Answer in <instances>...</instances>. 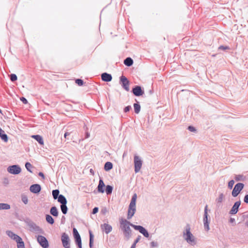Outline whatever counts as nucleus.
Segmentation results:
<instances>
[{"mask_svg":"<svg viewBox=\"0 0 248 248\" xmlns=\"http://www.w3.org/2000/svg\"><path fill=\"white\" fill-rule=\"evenodd\" d=\"M120 227L123 231L124 237L128 240L132 235V230L130 229V226L134 228V226H136L124 218L120 219Z\"/></svg>","mask_w":248,"mask_h":248,"instance_id":"f257e3e1","label":"nucleus"},{"mask_svg":"<svg viewBox=\"0 0 248 248\" xmlns=\"http://www.w3.org/2000/svg\"><path fill=\"white\" fill-rule=\"evenodd\" d=\"M24 222L30 228V231L35 233L45 234V231L29 218H26L24 219Z\"/></svg>","mask_w":248,"mask_h":248,"instance_id":"f03ea898","label":"nucleus"},{"mask_svg":"<svg viewBox=\"0 0 248 248\" xmlns=\"http://www.w3.org/2000/svg\"><path fill=\"white\" fill-rule=\"evenodd\" d=\"M137 196L136 194H134L131 200L130 204L128 206V213L127 218V219H130L135 214L136 211V203Z\"/></svg>","mask_w":248,"mask_h":248,"instance_id":"7ed1b4c3","label":"nucleus"},{"mask_svg":"<svg viewBox=\"0 0 248 248\" xmlns=\"http://www.w3.org/2000/svg\"><path fill=\"white\" fill-rule=\"evenodd\" d=\"M208 205H206L204 210V215L203 218V226L205 231H208L210 229L209 228V221L208 219Z\"/></svg>","mask_w":248,"mask_h":248,"instance_id":"20e7f679","label":"nucleus"},{"mask_svg":"<svg viewBox=\"0 0 248 248\" xmlns=\"http://www.w3.org/2000/svg\"><path fill=\"white\" fill-rule=\"evenodd\" d=\"M244 187V184L242 183H237L234 186L232 192V195L233 197H237Z\"/></svg>","mask_w":248,"mask_h":248,"instance_id":"39448f33","label":"nucleus"},{"mask_svg":"<svg viewBox=\"0 0 248 248\" xmlns=\"http://www.w3.org/2000/svg\"><path fill=\"white\" fill-rule=\"evenodd\" d=\"M7 170L9 173L14 175L18 174L21 172V169L18 165L9 166Z\"/></svg>","mask_w":248,"mask_h":248,"instance_id":"423d86ee","label":"nucleus"},{"mask_svg":"<svg viewBox=\"0 0 248 248\" xmlns=\"http://www.w3.org/2000/svg\"><path fill=\"white\" fill-rule=\"evenodd\" d=\"M134 163L135 172V173H138L141 168L142 161L139 156L135 155L134 158Z\"/></svg>","mask_w":248,"mask_h":248,"instance_id":"0eeeda50","label":"nucleus"},{"mask_svg":"<svg viewBox=\"0 0 248 248\" xmlns=\"http://www.w3.org/2000/svg\"><path fill=\"white\" fill-rule=\"evenodd\" d=\"M73 232L76 244L77 245L78 248H82L81 238L76 228H73Z\"/></svg>","mask_w":248,"mask_h":248,"instance_id":"6e6552de","label":"nucleus"},{"mask_svg":"<svg viewBox=\"0 0 248 248\" xmlns=\"http://www.w3.org/2000/svg\"><path fill=\"white\" fill-rule=\"evenodd\" d=\"M37 240L43 248H47L49 247L48 242L45 236L39 235L37 237Z\"/></svg>","mask_w":248,"mask_h":248,"instance_id":"1a4fd4ad","label":"nucleus"},{"mask_svg":"<svg viewBox=\"0 0 248 248\" xmlns=\"http://www.w3.org/2000/svg\"><path fill=\"white\" fill-rule=\"evenodd\" d=\"M120 82L122 87L127 92L129 91V81L127 78L124 76H122L120 78Z\"/></svg>","mask_w":248,"mask_h":248,"instance_id":"9d476101","label":"nucleus"},{"mask_svg":"<svg viewBox=\"0 0 248 248\" xmlns=\"http://www.w3.org/2000/svg\"><path fill=\"white\" fill-rule=\"evenodd\" d=\"M59 189H54L52 191V194L54 200L58 199V201L60 203V208L62 211V194H59Z\"/></svg>","mask_w":248,"mask_h":248,"instance_id":"9b49d317","label":"nucleus"},{"mask_svg":"<svg viewBox=\"0 0 248 248\" xmlns=\"http://www.w3.org/2000/svg\"><path fill=\"white\" fill-rule=\"evenodd\" d=\"M132 92L136 96H140L142 95L144 92L142 89L141 86L139 85L135 86L132 90Z\"/></svg>","mask_w":248,"mask_h":248,"instance_id":"f8f14e48","label":"nucleus"},{"mask_svg":"<svg viewBox=\"0 0 248 248\" xmlns=\"http://www.w3.org/2000/svg\"><path fill=\"white\" fill-rule=\"evenodd\" d=\"M134 229L136 230H138L139 231L140 233H141L145 237L148 238L149 236V234L147 230L144 228L143 226L140 225H137L134 226Z\"/></svg>","mask_w":248,"mask_h":248,"instance_id":"ddd939ff","label":"nucleus"},{"mask_svg":"<svg viewBox=\"0 0 248 248\" xmlns=\"http://www.w3.org/2000/svg\"><path fill=\"white\" fill-rule=\"evenodd\" d=\"M41 190V186L38 184H32L30 187V191L34 194H39Z\"/></svg>","mask_w":248,"mask_h":248,"instance_id":"4468645a","label":"nucleus"},{"mask_svg":"<svg viewBox=\"0 0 248 248\" xmlns=\"http://www.w3.org/2000/svg\"><path fill=\"white\" fill-rule=\"evenodd\" d=\"M241 205V201H238L234 202L231 209L229 211L230 215H235L238 211L239 206Z\"/></svg>","mask_w":248,"mask_h":248,"instance_id":"2eb2a0df","label":"nucleus"},{"mask_svg":"<svg viewBox=\"0 0 248 248\" xmlns=\"http://www.w3.org/2000/svg\"><path fill=\"white\" fill-rule=\"evenodd\" d=\"M100 228L102 232H105L106 234H108L112 230V226L107 223H105L100 225Z\"/></svg>","mask_w":248,"mask_h":248,"instance_id":"dca6fc26","label":"nucleus"},{"mask_svg":"<svg viewBox=\"0 0 248 248\" xmlns=\"http://www.w3.org/2000/svg\"><path fill=\"white\" fill-rule=\"evenodd\" d=\"M63 247L65 248H70V240L68 235L63 232Z\"/></svg>","mask_w":248,"mask_h":248,"instance_id":"f3484780","label":"nucleus"},{"mask_svg":"<svg viewBox=\"0 0 248 248\" xmlns=\"http://www.w3.org/2000/svg\"><path fill=\"white\" fill-rule=\"evenodd\" d=\"M105 187H106V186L104 183V181L102 178H100L99 181V184L97 187V191L99 193H103L105 192Z\"/></svg>","mask_w":248,"mask_h":248,"instance_id":"a211bd4d","label":"nucleus"},{"mask_svg":"<svg viewBox=\"0 0 248 248\" xmlns=\"http://www.w3.org/2000/svg\"><path fill=\"white\" fill-rule=\"evenodd\" d=\"M184 238L187 243L191 246H194L196 243L195 237L192 234H191V235L186 236L184 237Z\"/></svg>","mask_w":248,"mask_h":248,"instance_id":"6ab92c4d","label":"nucleus"},{"mask_svg":"<svg viewBox=\"0 0 248 248\" xmlns=\"http://www.w3.org/2000/svg\"><path fill=\"white\" fill-rule=\"evenodd\" d=\"M101 79L105 82H110L112 80V77L111 74L105 72L101 74Z\"/></svg>","mask_w":248,"mask_h":248,"instance_id":"aec40b11","label":"nucleus"},{"mask_svg":"<svg viewBox=\"0 0 248 248\" xmlns=\"http://www.w3.org/2000/svg\"><path fill=\"white\" fill-rule=\"evenodd\" d=\"M6 234L7 235L10 237L11 239L14 240L16 242L17 240H19L21 237L17 235L14 232H13L11 231H6Z\"/></svg>","mask_w":248,"mask_h":248,"instance_id":"412c9836","label":"nucleus"},{"mask_svg":"<svg viewBox=\"0 0 248 248\" xmlns=\"http://www.w3.org/2000/svg\"><path fill=\"white\" fill-rule=\"evenodd\" d=\"M31 138L35 140L40 145H42L44 144V140L43 137L39 135H32Z\"/></svg>","mask_w":248,"mask_h":248,"instance_id":"4be33fe9","label":"nucleus"},{"mask_svg":"<svg viewBox=\"0 0 248 248\" xmlns=\"http://www.w3.org/2000/svg\"><path fill=\"white\" fill-rule=\"evenodd\" d=\"M64 137L67 140V143L73 140V133L72 132H65L64 134Z\"/></svg>","mask_w":248,"mask_h":248,"instance_id":"5701e85b","label":"nucleus"},{"mask_svg":"<svg viewBox=\"0 0 248 248\" xmlns=\"http://www.w3.org/2000/svg\"><path fill=\"white\" fill-rule=\"evenodd\" d=\"M133 60L130 57L126 58L124 61V63L127 66L130 67L133 64Z\"/></svg>","mask_w":248,"mask_h":248,"instance_id":"b1692460","label":"nucleus"},{"mask_svg":"<svg viewBox=\"0 0 248 248\" xmlns=\"http://www.w3.org/2000/svg\"><path fill=\"white\" fill-rule=\"evenodd\" d=\"M50 213L54 217H57L59 215L58 209L56 206H52L50 210Z\"/></svg>","mask_w":248,"mask_h":248,"instance_id":"393cba45","label":"nucleus"},{"mask_svg":"<svg viewBox=\"0 0 248 248\" xmlns=\"http://www.w3.org/2000/svg\"><path fill=\"white\" fill-rule=\"evenodd\" d=\"M113 168V164L111 162H107L104 165V170L106 171H109Z\"/></svg>","mask_w":248,"mask_h":248,"instance_id":"a878e982","label":"nucleus"},{"mask_svg":"<svg viewBox=\"0 0 248 248\" xmlns=\"http://www.w3.org/2000/svg\"><path fill=\"white\" fill-rule=\"evenodd\" d=\"M66 204L67 200L66 198L63 196V214H66L67 213L68 208Z\"/></svg>","mask_w":248,"mask_h":248,"instance_id":"bb28decb","label":"nucleus"},{"mask_svg":"<svg viewBox=\"0 0 248 248\" xmlns=\"http://www.w3.org/2000/svg\"><path fill=\"white\" fill-rule=\"evenodd\" d=\"M192 233L190 232V225L187 224H186L185 228V231L183 232L184 237L186 236L191 235Z\"/></svg>","mask_w":248,"mask_h":248,"instance_id":"cd10ccee","label":"nucleus"},{"mask_svg":"<svg viewBox=\"0 0 248 248\" xmlns=\"http://www.w3.org/2000/svg\"><path fill=\"white\" fill-rule=\"evenodd\" d=\"M89 237H90L89 247L90 248H92V247L93 246V243L94 235L91 231H89Z\"/></svg>","mask_w":248,"mask_h":248,"instance_id":"c85d7f7f","label":"nucleus"},{"mask_svg":"<svg viewBox=\"0 0 248 248\" xmlns=\"http://www.w3.org/2000/svg\"><path fill=\"white\" fill-rule=\"evenodd\" d=\"M11 208L10 205L6 203H0V210H8Z\"/></svg>","mask_w":248,"mask_h":248,"instance_id":"c756f323","label":"nucleus"},{"mask_svg":"<svg viewBox=\"0 0 248 248\" xmlns=\"http://www.w3.org/2000/svg\"><path fill=\"white\" fill-rule=\"evenodd\" d=\"M46 219L47 222L51 225H52L54 223V220L53 218L50 215H46Z\"/></svg>","mask_w":248,"mask_h":248,"instance_id":"7c9ffc66","label":"nucleus"},{"mask_svg":"<svg viewBox=\"0 0 248 248\" xmlns=\"http://www.w3.org/2000/svg\"><path fill=\"white\" fill-rule=\"evenodd\" d=\"M135 112L136 114H138L140 110V106L138 102L136 103H134L133 105Z\"/></svg>","mask_w":248,"mask_h":248,"instance_id":"2f4dec72","label":"nucleus"},{"mask_svg":"<svg viewBox=\"0 0 248 248\" xmlns=\"http://www.w3.org/2000/svg\"><path fill=\"white\" fill-rule=\"evenodd\" d=\"M19 239V240H17L16 241V242L17 243V248H25L24 242L22 240V239L21 238V237Z\"/></svg>","mask_w":248,"mask_h":248,"instance_id":"473e14b6","label":"nucleus"},{"mask_svg":"<svg viewBox=\"0 0 248 248\" xmlns=\"http://www.w3.org/2000/svg\"><path fill=\"white\" fill-rule=\"evenodd\" d=\"M113 187L110 185H107L106 186L105 191L107 195H110L112 193Z\"/></svg>","mask_w":248,"mask_h":248,"instance_id":"72a5a7b5","label":"nucleus"},{"mask_svg":"<svg viewBox=\"0 0 248 248\" xmlns=\"http://www.w3.org/2000/svg\"><path fill=\"white\" fill-rule=\"evenodd\" d=\"M0 138L5 142H7L8 140V137L4 131V133L0 134Z\"/></svg>","mask_w":248,"mask_h":248,"instance_id":"f704fd0d","label":"nucleus"},{"mask_svg":"<svg viewBox=\"0 0 248 248\" xmlns=\"http://www.w3.org/2000/svg\"><path fill=\"white\" fill-rule=\"evenodd\" d=\"M234 179L236 181H244L245 177L243 175L239 174L235 175Z\"/></svg>","mask_w":248,"mask_h":248,"instance_id":"c9c22d12","label":"nucleus"},{"mask_svg":"<svg viewBox=\"0 0 248 248\" xmlns=\"http://www.w3.org/2000/svg\"><path fill=\"white\" fill-rule=\"evenodd\" d=\"M224 194L222 193H221L219 194L218 198L216 199V202H217V203L220 204L222 202ZM220 204L218 205V206Z\"/></svg>","mask_w":248,"mask_h":248,"instance_id":"e433bc0d","label":"nucleus"},{"mask_svg":"<svg viewBox=\"0 0 248 248\" xmlns=\"http://www.w3.org/2000/svg\"><path fill=\"white\" fill-rule=\"evenodd\" d=\"M21 200H22V202L24 204H27L28 202V199L27 196L26 195H25L24 194H23L21 195Z\"/></svg>","mask_w":248,"mask_h":248,"instance_id":"4c0bfd02","label":"nucleus"},{"mask_svg":"<svg viewBox=\"0 0 248 248\" xmlns=\"http://www.w3.org/2000/svg\"><path fill=\"white\" fill-rule=\"evenodd\" d=\"M25 166L26 169L28 171L32 172V171L31 170V168L32 167V166L30 162H26Z\"/></svg>","mask_w":248,"mask_h":248,"instance_id":"58836bf2","label":"nucleus"},{"mask_svg":"<svg viewBox=\"0 0 248 248\" xmlns=\"http://www.w3.org/2000/svg\"><path fill=\"white\" fill-rule=\"evenodd\" d=\"M10 80L12 82H14V81L17 80V76L15 74H11L10 75Z\"/></svg>","mask_w":248,"mask_h":248,"instance_id":"ea45409f","label":"nucleus"},{"mask_svg":"<svg viewBox=\"0 0 248 248\" xmlns=\"http://www.w3.org/2000/svg\"><path fill=\"white\" fill-rule=\"evenodd\" d=\"M75 82L79 86H82L84 84L83 80L80 78L76 79L75 80Z\"/></svg>","mask_w":248,"mask_h":248,"instance_id":"a19ab883","label":"nucleus"},{"mask_svg":"<svg viewBox=\"0 0 248 248\" xmlns=\"http://www.w3.org/2000/svg\"><path fill=\"white\" fill-rule=\"evenodd\" d=\"M234 184V181L233 180H231V181H230L228 183V188L230 189H232Z\"/></svg>","mask_w":248,"mask_h":248,"instance_id":"79ce46f5","label":"nucleus"},{"mask_svg":"<svg viewBox=\"0 0 248 248\" xmlns=\"http://www.w3.org/2000/svg\"><path fill=\"white\" fill-rule=\"evenodd\" d=\"M187 129L191 132H195L196 131L195 127L191 125L188 126Z\"/></svg>","mask_w":248,"mask_h":248,"instance_id":"37998d69","label":"nucleus"},{"mask_svg":"<svg viewBox=\"0 0 248 248\" xmlns=\"http://www.w3.org/2000/svg\"><path fill=\"white\" fill-rule=\"evenodd\" d=\"M20 100L24 104H27L28 103L27 99L24 97H20Z\"/></svg>","mask_w":248,"mask_h":248,"instance_id":"c03bdc74","label":"nucleus"},{"mask_svg":"<svg viewBox=\"0 0 248 248\" xmlns=\"http://www.w3.org/2000/svg\"><path fill=\"white\" fill-rule=\"evenodd\" d=\"M218 49L223 50H225L226 49H229V47L228 46H219Z\"/></svg>","mask_w":248,"mask_h":248,"instance_id":"a18cd8bd","label":"nucleus"},{"mask_svg":"<svg viewBox=\"0 0 248 248\" xmlns=\"http://www.w3.org/2000/svg\"><path fill=\"white\" fill-rule=\"evenodd\" d=\"M131 108V107L130 106H127L124 108V112H127Z\"/></svg>","mask_w":248,"mask_h":248,"instance_id":"49530a36","label":"nucleus"},{"mask_svg":"<svg viewBox=\"0 0 248 248\" xmlns=\"http://www.w3.org/2000/svg\"><path fill=\"white\" fill-rule=\"evenodd\" d=\"M99 208L97 207H95L93 208L92 211L93 214H95L98 212Z\"/></svg>","mask_w":248,"mask_h":248,"instance_id":"de8ad7c7","label":"nucleus"},{"mask_svg":"<svg viewBox=\"0 0 248 248\" xmlns=\"http://www.w3.org/2000/svg\"><path fill=\"white\" fill-rule=\"evenodd\" d=\"M3 183L4 185H8L9 183L8 178L7 177L4 178Z\"/></svg>","mask_w":248,"mask_h":248,"instance_id":"09e8293b","label":"nucleus"},{"mask_svg":"<svg viewBox=\"0 0 248 248\" xmlns=\"http://www.w3.org/2000/svg\"><path fill=\"white\" fill-rule=\"evenodd\" d=\"M140 238H141V236L139 235V236L137 237V238L135 240V241H134V242L133 244H136H136H137V243H138L139 242V241L140 240Z\"/></svg>","mask_w":248,"mask_h":248,"instance_id":"8fccbe9b","label":"nucleus"},{"mask_svg":"<svg viewBox=\"0 0 248 248\" xmlns=\"http://www.w3.org/2000/svg\"><path fill=\"white\" fill-rule=\"evenodd\" d=\"M244 202L246 203H248V194H246L244 198Z\"/></svg>","mask_w":248,"mask_h":248,"instance_id":"3c124183","label":"nucleus"},{"mask_svg":"<svg viewBox=\"0 0 248 248\" xmlns=\"http://www.w3.org/2000/svg\"><path fill=\"white\" fill-rule=\"evenodd\" d=\"M107 212L108 210L106 208L102 209L101 211V212L103 215H105L107 213Z\"/></svg>","mask_w":248,"mask_h":248,"instance_id":"603ef678","label":"nucleus"},{"mask_svg":"<svg viewBox=\"0 0 248 248\" xmlns=\"http://www.w3.org/2000/svg\"><path fill=\"white\" fill-rule=\"evenodd\" d=\"M150 244H151V246L152 247H153H153H155L157 245L156 242H154V241L152 242Z\"/></svg>","mask_w":248,"mask_h":248,"instance_id":"864d4df0","label":"nucleus"},{"mask_svg":"<svg viewBox=\"0 0 248 248\" xmlns=\"http://www.w3.org/2000/svg\"><path fill=\"white\" fill-rule=\"evenodd\" d=\"M38 175H39L40 177H42V178L43 179H45V175H44V174L42 172H39L38 173Z\"/></svg>","mask_w":248,"mask_h":248,"instance_id":"5fc2aeb1","label":"nucleus"},{"mask_svg":"<svg viewBox=\"0 0 248 248\" xmlns=\"http://www.w3.org/2000/svg\"><path fill=\"white\" fill-rule=\"evenodd\" d=\"M230 223H233L235 221V219L233 218H230L229 220Z\"/></svg>","mask_w":248,"mask_h":248,"instance_id":"6e6d98bb","label":"nucleus"},{"mask_svg":"<svg viewBox=\"0 0 248 248\" xmlns=\"http://www.w3.org/2000/svg\"><path fill=\"white\" fill-rule=\"evenodd\" d=\"M90 172L93 175H94V171L92 169H91L90 170Z\"/></svg>","mask_w":248,"mask_h":248,"instance_id":"4d7b16f0","label":"nucleus"},{"mask_svg":"<svg viewBox=\"0 0 248 248\" xmlns=\"http://www.w3.org/2000/svg\"><path fill=\"white\" fill-rule=\"evenodd\" d=\"M2 248H9V246L8 245H4Z\"/></svg>","mask_w":248,"mask_h":248,"instance_id":"13d9d810","label":"nucleus"},{"mask_svg":"<svg viewBox=\"0 0 248 248\" xmlns=\"http://www.w3.org/2000/svg\"><path fill=\"white\" fill-rule=\"evenodd\" d=\"M136 244L133 243L130 248H136Z\"/></svg>","mask_w":248,"mask_h":248,"instance_id":"bf43d9fd","label":"nucleus"},{"mask_svg":"<svg viewBox=\"0 0 248 248\" xmlns=\"http://www.w3.org/2000/svg\"><path fill=\"white\" fill-rule=\"evenodd\" d=\"M4 133V130H3L0 127V134L1 133Z\"/></svg>","mask_w":248,"mask_h":248,"instance_id":"052dcab7","label":"nucleus"},{"mask_svg":"<svg viewBox=\"0 0 248 248\" xmlns=\"http://www.w3.org/2000/svg\"><path fill=\"white\" fill-rule=\"evenodd\" d=\"M90 136V134L88 133H86V138H88Z\"/></svg>","mask_w":248,"mask_h":248,"instance_id":"680f3d73","label":"nucleus"},{"mask_svg":"<svg viewBox=\"0 0 248 248\" xmlns=\"http://www.w3.org/2000/svg\"><path fill=\"white\" fill-rule=\"evenodd\" d=\"M149 93L150 94H152L153 93V91L150 90L149 91Z\"/></svg>","mask_w":248,"mask_h":248,"instance_id":"e2e57ef3","label":"nucleus"},{"mask_svg":"<svg viewBox=\"0 0 248 248\" xmlns=\"http://www.w3.org/2000/svg\"><path fill=\"white\" fill-rule=\"evenodd\" d=\"M246 225L247 227H248V220L246 222Z\"/></svg>","mask_w":248,"mask_h":248,"instance_id":"0e129e2a","label":"nucleus"},{"mask_svg":"<svg viewBox=\"0 0 248 248\" xmlns=\"http://www.w3.org/2000/svg\"><path fill=\"white\" fill-rule=\"evenodd\" d=\"M60 237H61V240L62 241V234H61L60 235Z\"/></svg>","mask_w":248,"mask_h":248,"instance_id":"69168bd1","label":"nucleus"},{"mask_svg":"<svg viewBox=\"0 0 248 248\" xmlns=\"http://www.w3.org/2000/svg\"><path fill=\"white\" fill-rule=\"evenodd\" d=\"M0 113L2 114V110L0 109Z\"/></svg>","mask_w":248,"mask_h":248,"instance_id":"338daca9","label":"nucleus"},{"mask_svg":"<svg viewBox=\"0 0 248 248\" xmlns=\"http://www.w3.org/2000/svg\"><path fill=\"white\" fill-rule=\"evenodd\" d=\"M62 218H63V219H65V217H64V216L62 217Z\"/></svg>","mask_w":248,"mask_h":248,"instance_id":"774afa93","label":"nucleus"}]
</instances>
